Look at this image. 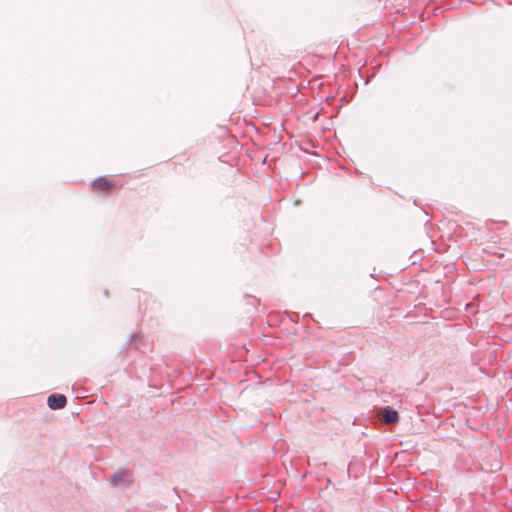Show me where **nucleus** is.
Instances as JSON below:
<instances>
[{
  "label": "nucleus",
  "instance_id": "obj_1",
  "mask_svg": "<svg viewBox=\"0 0 512 512\" xmlns=\"http://www.w3.org/2000/svg\"><path fill=\"white\" fill-rule=\"evenodd\" d=\"M109 482L114 487L128 488L133 482V474L129 470L119 471L110 475Z\"/></svg>",
  "mask_w": 512,
  "mask_h": 512
},
{
  "label": "nucleus",
  "instance_id": "obj_2",
  "mask_svg": "<svg viewBox=\"0 0 512 512\" xmlns=\"http://www.w3.org/2000/svg\"><path fill=\"white\" fill-rule=\"evenodd\" d=\"M67 404V398L62 394H51L48 396L47 405L52 410L62 409Z\"/></svg>",
  "mask_w": 512,
  "mask_h": 512
},
{
  "label": "nucleus",
  "instance_id": "obj_3",
  "mask_svg": "<svg viewBox=\"0 0 512 512\" xmlns=\"http://www.w3.org/2000/svg\"><path fill=\"white\" fill-rule=\"evenodd\" d=\"M379 414L383 422L387 424H393L399 420L398 412L390 407L382 408Z\"/></svg>",
  "mask_w": 512,
  "mask_h": 512
},
{
  "label": "nucleus",
  "instance_id": "obj_4",
  "mask_svg": "<svg viewBox=\"0 0 512 512\" xmlns=\"http://www.w3.org/2000/svg\"><path fill=\"white\" fill-rule=\"evenodd\" d=\"M113 187V184L107 180L106 177H99L93 182V188L101 191H108Z\"/></svg>",
  "mask_w": 512,
  "mask_h": 512
},
{
  "label": "nucleus",
  "instance_id": "obj_5",
  "mask_svg": "<svg viewBox=\"0 0 512 512\" xmlns=\"http://www.w3.org/2000/svg\"><path fill=\"white\" fill-rule=\"evenodd\" d=\"M137 338H139V335L138 334H133L130 336V344H132Z\"/></svg>",
  "mask_w": 512,
  "mask_h": 512
}]
</instances>
